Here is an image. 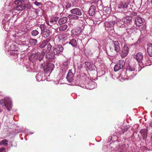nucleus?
Returning a JSON list of instances; mask_svg holds the SVG:
<instances>
[{
    "mask_svg": "<svg viewBox=\"0 0 152 152\" xmlns=\"http://www.w3.org/2000/svg\"><path fill=\"white\" fill-rule=\"evenodd\" d=\"M8 141L6 139L2 140L0 142V145H2L6 146L8 145Z\"/></svg>",
    "mask_w": 152,
    "mask_h": 152,
    "instance_id": "473e14b6",
    "label": "nucleus"
},
{
    "mask_svg": "<svg viewBox=\"0 0 152 152\" xmlns=\"http://www.w3.org/2000/svg\"><path fill=\"white\" fill-rule=\"evenodd\" d=\"M26 2L21 0H16L15 1V4L16 5H18L19 4H24Z\"/></svg>",
    "mask_w": 152,
    "mask_h": 152,
    "instance_id": "cd10ccee",
    "label": "nucleus"
},
{
    "mask_svg": "<svg viewBox=\"0 0 152 152\" xmlns=\"http://www.w3.org/2000/svg\"><path fill=\"white\" fill-rule=\"evenodd\" d=\"M35 5L37 6H39L42 5V3L40 2H38L37 1H35L33 3Z\"/></svg>",
    "mask_w": 152,
    "mask_h": 152,
    "instance_id": "4c0bfd02",
    "label": "nucleus"
},
{
    "mask_svg": "<svg viewBox=\"0 0 152 152\" xmlns=\"http://www.w3.org/2000/svg\"><path fill=\"white\" fill-rule=\"evenodd\" d=\"M44 66H43V63H42L40 64V68H43Z\"/></svg>",
    "mask_w": 152,
    "mask_h": 152,
    "instance_id": "a19ab883",
    "label": "nucleus"
},
{
    "mask_svg": "<svg viewBox=\"0 0 152 152\" xmlns=\"http://www.w3.org/2000/svg\"><path fill=\"white\" fill-rule=\"evenodd\" d=\"M63 50V47L61 45H57L54 47L53 52L55 55H58L62 52Z\"/></svg>",
    "mask_w": 152,
    "mask_h": 152,
    "instance_id": "6e6552de",
    "label": "nucleus"
},
{
    "mask_svg": "<svg viewBox=\"0 0 152 152\" xmlns=\"http://www.w3.org/2000/svg\"><path fill=\"white\" fill-rule=\"evenodd\" d=\"M135 20L136 23V21H137L140 24H141L143 22V19L140 17L137 16L135 18Z\"/></svg>",
    "mask_w": 152,
    "mask_h": 152,
    "instance_id": "393cba45",
    "label": "nucleus"
},
{
    "mask_svg": "<svg viewBox=\"0 0 152 152\" xmlns=\"http://www.w3.org/2000/svg\"><path fill=\"white\" fill-rule=\"evenodd\" d=\"M72 4L71 3H67L65 6V7L66 9H68L71 7Z\"/></svg>",
    "mask_w": 152,
    "mask_h": 152,
    "instance_id": "c9c22d12",
    "label": "nucleus"
},
{
    "mask_svg": "<svg viewBox=\"0 0 152 152\" xmlns=\"http://www.w3.org/2000/svg\"><path fill=\"white\" fill-rule=\"evenodd\" d=\"M115 22L112 21L109 23L108 22H106L105 23V24L106 26L109 27H112L113 25L115 23Z\"/></svg>",
    "mask_w": 152,
    "mask_h": 152,
    "instance_id": "a878e982",
    "label": "nucleus"
},
{
    "mask_svg": "<svg viewBox=\"0 0 152 152\" xmlns=\"http://www.w3.org/2000/svg\"><path fill=\"white\" fill-rule=\"evenodd\" d=\"M132 20V18L129 16H126L124 17L123 20L125 23H130Z\"/></svg>",
    "mask_w": 152,
    "mask_h": 152,
    "instance_id": "6ab92c4d",
    "label": "nucleus"
},
{
    "mask_svg": "<svg viewBox=\"0 0 152 152\" xmlns=\"http://www.w3.org/2000/svg\"><path fill=\"white\" fill-rule=\"evenodd\" d=\"M69 18L75 20L78 19L80 17H79L78 16L73 15H69Z\"/></svg>",
    "mask_w": 152,
    "mask_h": 152,
    "instance_id": "2f4dec72",
    "label": "nucleus"
},
{
    "mask_svg": "<svg viewBox=\"0 0 152 152\" xmlns=\"http://www.w3.org/2000/svg\"><path fill=\"white\" fill-rule=\"evenodd\" d=\"M140 133L142 136L145 137L146 136L147 134V130L145 129H142L140 130Z\"/></svg>",
    "mask_w": 152,
    "mask_h": 152,
    "instance_id": "c756f323",
    "label": "nucleus"
},
{
    "mask_svg": "<svg viewBox=\"0 0 152 152\" xmlns=\"http://www.w3.org/2000/svg\"><path fill=\"white\" fill-rule=\"evenodd\" d=\"M113 46L114 47V48L110 46V50L112 52H113L114 50H115L117 52H119L121 48L118 41H113Z\"/></svg>",
    "mask_w": 152,
    "mask_h": 152,
    "instance_id": "20e7f679",
    "label": "nucleus"
},
{
    "mask_svg": "<svg viewBox=\"0 0 152 152\" xmlns=\"http://www.w3.org/2000/svg\"><path fill=\"white\" fill-rule=\"evenodd\" d=\"M10 50L12 51V54L13 53V51L15 50V45L14 44H12L10 46Z\"/></svg>",
    "mask_w": 152,
    "mask_h": 152,
    "instance_id": "f704fd0d",
    "label": "nucleus"
},
{
    "mask_svg": "<svg viewBox=\"0 0 152 152\" xmlns=\"http://www.w3.org/2000/svg\"><path fill=\"white\" fill-rule=\"evenodd\" d=\"M30 45L32 46H35L37 43V40L36 39L31 38L29 40Z\"/></svg>",
    "mask_w": 152,
    "mask_h": 152,
    "instance_id": "a211bd4d",
    "label": "nucleus"
},
{
    "mask_svg": "<svg viewBox=\"0 0 152 152\" xmlns=\"http://www.w3.org/2000/svg\"><path fill=\"white\" fill-rule=\"evenodd\" d=\"M95 13V10L94 8H92L91 7V8L89 10V15L91 16H93L94 15Z\"/></svg>",
    "mask_w": 152,
    "mask_h": 152,
    "instance_id": "7c9ffc66",
    "label": "nucleus"
},
{
    "mask_svg": "<svg viewBox=\"0 0 152 152\" xmlns=\"http://www.w3.org/2000/svg\"><path fill=\"white\" fill-rule=\"evenodd\" d=\"M45 56L48 59H53L55 58L54 54L50 52L47 53Z\"/></svg>",
    "mask_w": 152,
    "mask_h": 152,
    "instance_id": "dca6fc26",
    "label": "nucleus"
},
{
    "mask_svg": "<svg viewBox=\"0 0 152 152\" xmlns=\"http://www.w3.org/2000/svg\"><path fill=\"white\" fill-rule=\"evenodd\" d=\"M125 63L123 60H119L117 64L115 65L114 68L115 71H118L120 69L123 68L125 65Z\"/></svg>",
    "mask_w": 152,
    "mask_h": 152,
    "instance_id": "f03ea898",
    "label": "nucleus"
},
{
    "mask_svg": "<svg viewBox=\"0 0 152 152\" xmlns=\"http://www.w3.org/2000/svg\"><path fill=\"white\" fill-rule=\"evenodd\" d=\"M43 57L42 55H40V53L39 52L36 53L34 56L35 59H38L39 61H41L43 59Z\"/></svg>",
    "mask_w": 152,
    "mask_h": 152,
    "instance_id": "412c9836",
    "label": "nucleus"
},
{
    "mask_svg": "<svg viewBox=\"0 0 152 152\" xmlns=\"http://www.w3.org/2000/svg\"><path fill=\"white\" fill-rule=\"evenodd\" d=\"M54 65L51 63H47L43 67V70L46 72H51L53 69Z\"/></svg>",
    "mask_w": 152,
    "mask_h": 152,
    "instance_id": "7ed1b4c3",
    "label": "nucleus"
},
{
    "mask_svg": "<svg viewBox=\"0 0 152 152\" xmlns=\"http://www.w3.org/2000/svg\"><path fill=\"white\" fill-rule=\"evenodd\" d=\"M5 148L4 147L0 148V152H5Z\"/></svg>",
    "mask_w": 152,
    "mask_h": 152,
    "instance_id": "58836bf2",
    "label": "nucleus"
},
{
    "mask_svg": "<svg viewBox=\"0 0 152 152\" xmlns=\"http://www.w3.org/2000/svg\"><path fill=\"white\" fill-rule=\"evenodd\" d=\"M70 64V62L68 61H66L64 62V67H65V69H67L68 67V65L69 64Z\"/></svg>",
    "mask_w": 152,
    "mask_h": 152,
    "instance_id": "72a5a7b5",
    "label": "nucleus"
},
{
    "mask_svg": "<svg viewBox=\"0 0 152 152\" xmlns=\"http://www.w3.org/2000/svg\"><path fill=\"white\" fill-rule=\"evenodd\" d=\"M68 20V18L66 17H63L58 20V23L60 25L64 24L66 23Z\"/></svg>",
    "mask_w": 152,
    "mask_h": 152,
    "instance_id": "f3484780",
    "label": "nucleus"
},
{
    "mask_svg": "<svg viewBox=\"0 0 152 152\" xmlns=\"http://www.w3.org/2000/svg\"><path fill=\"white\" fill-rule=\"evenodd\" d=\"M22 4H19L16 7V10L18 11H21L24 10L25 8L28 9L29 6L27 7V5H28L27 4H25L24 6H22Z\"/></svg>",
    "mask_w": 152,
    "mask_h": 152,
    "instance_id": "4468645a",
    "label": "nucleus"
},
{
    "mask_svg": "<svg viewBox=\"0 0 152 152\" xmlns=\"http://www.w3.org/2000/svg\"><path fill=\"white\" fill-rule=\"evenodd\" d=\"M127 128H126V129H124L123 131L122 132L123 133H124L125 132H126L127 131Z\"/></svg>",
    "mask_w": 152,
    "mask_h": 152,
    "instance_id": "37998d69",
    "label": "nucleus"
},
{
    "mask_svg": "<svg viewBox=\"0 0 152 152\" xmlns=\"http://www.w3.org/2000/svg\"><path fill=\"white\" fill-rule=\"evenodd\" d=\"M149 124L150 126L152 127V121L150 122Z\"/></svg>",
    "mask_w": 152,
    "mask_h": 152,
    "instance_id": "c03bdc74",
    "label": "nucleus"
},
{
    "mask_svg": "<svg viewBox=\"0 0 152 152\" xmlns=\"http://www.w3.org/2000/svg\"><path fill=\"white\" fill-rule=\"evenodd\" d=\"M128 5V2H121L119 4V8L124 10L127 8Z\"/></svg>",
    "mask_w": 152,
    "mask_h": 152,
    "instance_id": "2eb2a0df",
    "label": "nucleus"
},
{
    "mask_svg": "<svg viewBox=\"0 0 152 152\" xmlns=\"http://www.w3.org/2000/svg\"><path fill=\"white\" fill-rule=\"evenodd\" d=\"M74 76V74L72 72V70H69L66 77V78L69 82H71L72 81Z\"/></svg>",
    "mask_w": 152,
    "mask_h": 152,
    "instance_id": "9b49d317",
    "label": "nucleus"
},
{
    "mask_svg": "<svg viewBox=\"0 0 152 152\" xmlns=\"http://www.w3.org/2000/svg\"><path fill=\"white\" fill-rule=\"evenodd\" d=\"M129 51V48L128 46L125 45L119 54L122 58H124L128 55Z\"/></svg>",
    "mask_w": 152,
    "mask_h": 152,
    "instance_id": "39448f33",
    "label": "nucleus"
},
{
    "mask_svg": "<svg viewBox=\"0 0 152 152\" xmlns=\"http://www.w3.org/2000/svg\"><path fill=\"white\" fill-rule=\"evenodd\" d=\"M39 10L38 9H36L35 10V12L37 14H38V12L39 11Z\"/></svg>",
    "mask_w": 152,
    "mask_h": 152,
    "instance_id": "79ce46f5",
    "label": "nucleus"
},
{
    "mask_svg": "<svg viewBox=\"0 0 152 152\" xmlns=\"http://www.w3.org/2000/svg\"><path fill=\"white\" fill-rule=\"evenodd\" d=\"M134 57L139 62H141L143 58L142 54L140 52L137 53Z\"/></svg>",
    "mask_w": 152,
    "mask_h": 152,
    "instance_id": "ddd939ff",
    "label": "nucleus"
},
{
    "mask_svg": "<svg viewBox=\"0 0 152 152\" xmlns=\"http://www.w3.org/2000/svg\"><path fill=\"white\" fill-rule=\"evenodd\" d=\"M69 43L74 47L76 46L77 44V42L76 40L75 39H73L70 40L69 41Z\"/></svg>",
    "mask_w": 152,
    "mask_h": 152,
    "instance_id": "b1692460",
    "label": "nucleus"
},
{
    "mask_svg": "<svg viewBox=\"0 0 152 152\" xmlns=\"http://www.w3.org/2000/svg\"><path fill=\"white\" fill-rule=\"evenodd\" d=\"M148 53L151 57L152 56V44H149L147 49Z\"/></svg>",
    "mask_w": 152,
    "mask_h": 152,
    "instance_id": "aec40b11",
    "label": "nucleus"
},
{
    "mask_svg": "<svg viewBox=\"0 0 152 152\" xmlns=\"http://www.w3.org/2000/svg\"><path fill=\"white\" fill-rule=\"evenodd\" d=\"M135 69L133 67L128 66L126 70V72L129 76L133 77L135 75L134 73Z\"/></svg>",
    "mask_w": 152,
    "mask_h": 152,
    "instance_id": "9d476101",
    "label": "nucleus"
},
{
    "mask_svg": "<svg viewBox=\"0 0 152 152\" xmlns=\"http://www.w3.org/2000/svg\"><path fill=\"white\" fill-rule=\"evenodd\" d=\"M39 34V32L36 30H32L31 32V34L33 37H35L37 36Z\"/></svg>",
    "mask_w": 152,
    "mask_h": 152,
    "instance_id": "c85d7f7f",
    "label": "nucleus"
},
{
    "mask_svg": "<svg viewBox=\"0 0 152 152\" xmlns=\"http://www.w3.org/2000/svg\"><path fill=\"white\" fill-rule=\"evenodd\" d=\"M41 30V34L42 37L45 38H47L50 34V31L48 29L45 25L42 24L40 26Z\"/></svg>",
    "mask_w": 152,
    "mask_h": 152,
    "instance_id": "f257e3e1",
    "label": "nucleus"
},
{
    "mask_svg": "<svg viewBox=\"0 0 152 152\" xmlns=\"http://www.w3.org/2000/svg\"><path fill=\"white\" fill-rule=\"evenodd\" d=\"M49 25L51 27L55 29H56L58 28V24L57 23L56 19H51L50 20V24Z\"/></svg>",
    "mask_w": 152,
    "mask_h": 152,
    "instance_id": "1a4fd4ad",
    "label": "nucleus"
},
{
    "mask_svg": "<svg viewBox=\"0 0 152 152\" xmlns=\"http://www.w3.org/2000/svg\"><path fill=\"white\" fill-rule=\"evenodd\" d=\"M85 64L88 69L90 70H93L94 69L95 65L93 63L88 61H86L85 62Z\"/></svg>",
    "mask_w": 152,
    "mask_h": 152,
    "instance_id": "f8f14e48",
    "label": "nucleus"
},
{
    "mask_svg": "<svg viewBox=\"0 0 152 152\" xmlns=\"http://www.w3.org/2000/svg\"><path fill=\"white\" fill-rule=\"evenodd\" d=\"M28 5H27V7H28V6H29V8H28V9H29V8H30V4H27Z\"/></svg>",
    "mask_w": 152,
    "mask_h": 152,
    "instance_id": "a18cd8bd",
    "label": "nucleus"
},
{
    "mask_svg": "<svg viewBox=\"0 0 152 152\" xmlns=\"http://www.w3.org/2000/svg\"><path fill=\"white\" fill-rule=\"evenodd\" d=\"M48 42V39L43 40L41 43L39 45V47L41 48H44L47 45Z\"/></svg>",
    "mask_w": 152,
    "mask_h": 152,
    "instance_id": "5701e85b",
    "label": "nucleus"
},
{
    "mask_svg": "<svg viewBox=\"0 0 152 152\" xmlns=\"http://www.w3.org/2000/svg\"><path fill=\"white\" fill-rule=\"evenodd\" d=\"M70 12L72 14L79 16L80 18H83L82 16L83 15L82 10L78 8L73 9L70 10Z\"/></svg>",
    "mask_w": 152,
    "mask_h": 152,
    "instance_id": "0eeeda50",
    "label": "nucleus"
},
{
    "mask_svg": "<svg viewBox=\"0 0 152 152\" xmlns=\"http://www.w3.org/2000/svg\"><path fill=\"white\" fill-rule=\"evenodd\" d=\"M4 104L7 109L10 110L12 108V103L11 100L9 98H5L4 99Z\"/></svg>",
    "mask_w": 152,
    "mask_h": 152,
    "instance_id": "423d86ee",
    "label": "nucleus"
},
{
    "mask_svg": "<svg viewBox=\"0 0 152 152\" xmlns=\"http://www.w3.org/2000/svg\"><path fill=\"white\" fill-rule=\"evenodd\" d=\"M151 5L152 6V0L151 1Z\"/></svg>",
    "mask_w": 152,
    "mask_h": 152,
    "instance_id": "de8ad7c7",
    "label": "nucleus"
},
{
    "mask_svg": "<svg viewBox=\"0 0 152 152\" xmlns=\"http://www.w3.org/2000/svg\"><path fill=\"white\" fill-rule=\"evenodd\" d=\"M67 26L66 25H64L61 26L59 28L60 31H65L67 28Z\"/></svg>",
    "mask_w": 152,
    "mask_h": 152,
    "instance_id": "bb28decb",
    "label": "nucleus"
},
{
    "mask_svg": "<svg viewBox=\"0 0 152 152\" xmlns=\"http://www.w3.org/2000/svg\"><path fill=\"white\" fill-rule=\"evenodd\" d=\"M52 47V45L50 44V43H48V44L47 46V49H48V50H50L51 49Z\"/></svg>",
    "mask_w": 152,
    "mask_h": 152,
    "instance_id": "e433bc0d",
    "label": "nucleus"
},
{
    "mask_svg": "<svg viewBox=\"0 0 152 152\" xmlns=\"http://www.w3.org/2000/svg\"><path fill=\"white\" fill-rule=\"evenodd\" d=\"M151 140H152V136H151Z\"/></svg>",
    "mask_w": 152,
    "mask_h": 152,
    "instance_id": "09e8293b",
    "label": "nucleus"
},
{
    "mask_svg": "<svg viewBox=\"0 0 152 152\" xmlns=\"http://www.w3.org/2000/svg\"><path fill=\"white\" fill-rule=\"evenodd\" d=\"M2 110L0 109V113L2 112Z\"/></svg>",
    "mask_w": 152,
    "mask_h": 152,
    "instance_id": "49530a36",
    "label": "nucleus"
},
{
    "mask_svg": "<svg viewBox=\"0 0 152 152\" xmlns=\"http://www.w3.org/2000/svg\"><path fill=\"white\" fill-rule=\"evenodd\" d=\"M72 34L75 35L77 36L80 34L81 33V31L80 29H73L71 31Z\"/></svg>",
    "mask_w": 152,
    "mask_h": 152,
    "instance_id": "4be33fe9",
    "label": "nucleus"
},
{
    "mask_svg": "<svg viewBox=\"0 0 152 152\" xmlns=\"http://www.w3.org/2000/svg\"><path fill=\"white\" fill-rule=\"evenodd\" d=\"M45 50H43L42 52H41V54L40 55H42V56L43 57V56L45 55Z\"/></svg>",
    "mask_w": 152,
    "mask_h": 152,
    "instance_id": "ea45409f",
    "label": "nucleus"
}]
</instances>
